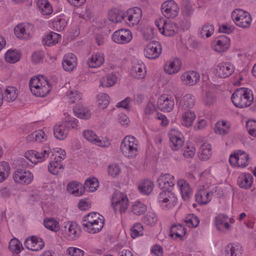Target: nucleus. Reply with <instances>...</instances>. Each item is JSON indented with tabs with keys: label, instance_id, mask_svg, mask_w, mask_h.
<instances>
[{
	"label": "nucleus",
	"instance_id": "1",
	"mask_svg": "<svg viewBox=\"0 0 256 256\" xmlns=\"http://www.w3.org/2000/svg\"><path fill=\"white\" fill-rule=\"evenodd\" d=\"M29 86L32 94L40 97L45 96L51 90L50 84L43 76L32 78L30 80Z\"/></svg>",
	"mask_w": 256,
	"mask_h": 256
},
{
	"label": "nucleus",
	"instance_id": "2",
	"mask_svg": "<svg viewBox=\"0 0 256 256\" xmlns=\"http://www.w3.org/2000/svg\"><path fill=\"white\" fill-rule=\"evenodd\" d=\"M232 101L237 108H244L251 105L254 100L252 91L248 88L236 89L231 97Z\"/></svg>",
	"mask_w": 256,
	"mask_h": 256
},
{
	"label": "nucleus",
	"instance_id": "3",
	"mask_svg": "<svg viewBox=\"0 0 256 256\" xmlns=\"http://www.w3.org/2000/svg\"><path fill=\"white\" fill-rule=\"evenodd\" d=\"M112 204L116 212L120 214L126 211L128 206V200L127 196L118 191H116L112 198Z\"/></svg>",
	"mask_w": 256,
	"mask_h": 256
},
{
	"label": "nucleus",
	"instance_id": "4",
	"mask_svg": "<svg viewBox=\"0 0 256 256\" xmlns=\"http://www.w3.org/2000/svg\"><path fill=\"white\" fill-rule=\"evenodd\" d=\"M232 18L236 26L242 28H248L252 22L250 14L241 9H236L232 14Z\"/></svg>",
	"mask_w": 256,
	"mask_h": 256
},
{
	"label": "nucleus",
	"instance_id": "5",
	"mask_svg": "<svg viewBox=\"0 0 256 256\" xmlns=\"http://www.w3.org/2000/svg\"><path fill=\"white\" fill-rule=\"evenodd\" d=\"M50 154L53 155L49 147H44L40 152L34 150H28L25 154L24 158L31 164L41 162L48 158Z\"/></svg>",
	"mask_w": 256,
	"mask_h": 256
},
{
	"label": "nucleus",
	"instance_id": "6",
	"mask_svg": "<svg viewBox=\"0 0 256 256\" xmlns=\"http://www.w3.org/2000/svg\"><path fill=\"white\" fill-rule=\"evenodd\" d=\"M161 10L165 17L173 18L178 14L180 8L174 0H168L162 4Z\"/></svg>",
	"mask_w": 256,
	"mask_h": 256
},
{
	"label": "nucleus",
	"instance_id": "7",
	"mask_svg": "<svg viewBox=\"0 0 256 256\" xmlns=\"http://www.w3.org/2000/svg\"><path fill=\"white\" fill-rule=\"evenodd\" d=\"M13 178L16 183L28 184L32 181L34 176L29 170L18 168L13 174Z\"/></svg>",
	"mask_w": 256,
	"mask_h": 256
},
{
	"label": "nucleus",
	"instance_id": "8",
	"mask_svg": "<svg viewBox=\"0 0 256 256\" xmlns=\"http://www.w3.org/2000/svg\"><path fill=\"white\" fill-rule=\"evenodd\" d=\"M64 228V235L68 240H74L79 238L80 234V228L76 222H68Z\"/></svg>",
	"mask_w": 256,
	"mask_h": 256
},
{
	"label": "nucleus",
	"instance_id": "9",
	"mask_svg": "<svg viewBox=\"0 0 256 256\" xmlns=\"http://www.w3.org/2000/svg\"><path fill=\"white\" fill-rule=\"evenodd\" d=\"M16 36L20 39H28L30 38L34 32L32 24L29 23L18 24L14 28Z\"/></svg>",
	"mask_w": 256,
	"mask_h": 256
},
{
	"label": "nucleus",
	"instance_id": "10",
	"mask_svg": "<svg viewBox=\"0 0 256 256\" xmlns=\"http://www.w3.org/2000/svg\"><path fill=\"white\" fill-rule=\"evenodd\" d=\"M162 52L160 44L156 41L150 42L144 49V56L150 59L158 58Z\"/></svg>",
	"mask_w": 256,
	"mask_h": 256
},
{
	"label": "nucleus",
	"instance_id": "11",
	"mask_svg": "<svg viewBox=\"0 0 256 256\" xmlns=\"http://www.w3.org/2000/svg\"><path fill=\"white\" fill-rule=\"evenodd\" d=\"M157 104L160 110L170 112L174 108V102L171 96L163 94L158 99Z\"/></svg>",
	"mask_w": 256,
	"mask_h": 256
},
{
	"label": "nucleus",
	"instance_id": "12",
	"mask_svg": "<svg viewBox=\"0 0 256 256\" xmlns=\"http://www.w3.org/2000/svg\"><path fill=\"white\" fill-rule=\"evenodd\" d=\"M142 18V11L138 7L130 8L127 10L125 18H127L130 26L138 24Z\"/></svg>",
	"mask_w": 256,
	"mask_h": 256
},
{
	"label": "nucleus",
	"instance_id": "13",
	"mask_svg": "<svg viewBox=\"0 0 256 256\" xmlns=\"http://www.w3.org/2000/svg\"><path fill=\"white\" fill-rule=\"evenodd\" d=\"M132 38V34L130 30L121 29L114 33L112 38L116 43L125 44L130 42Z\"/></svg>",
	"mask_w": 256,
	"mask_h": 256
},
{
	"label": "nucleus",
	"instance_id": "14",
	"mask_svg": "<svg viewBox=\"0 0 256 256\" xmlns=\"http://www.w3.org/2000/svg\"><path fill=\"white\" fill-rule=\"evenodd\" d=\"M24 245L30 250L38 251L44 246V244L41 238L36 236H32L26 239Z\"/></svg>",
	"mask_w": 256,
	"mask_h": 256
},
{
	"label": "nucleus",
	"instance_id": "15",
	"mask_svg": "<svg viewBox=\"0 0 256 256\" xmlns=\"http://www.w3.org/2000/svg\"><path fill=\"white\" fill-rule=\"evenodd\" d=\"M181 80L185 84L192 86L200 81V75L196 71L189 70L182 74Z\"/></svg>",
	"mask_w": 256,
	"mask_h": 256
},
{
	"label": "nucleus",
	"instance_id": "16",
	"mask_svg": "<svg viewBox=\"0 0 256 256\" xmlns=\"http://www.w3.org/2000/svg\"><path fill=\"white\" fill-rule=\"evenodd\" d=\"M158 183L160 189L169 190L174 185V178L169 174H162L158 179Z\"/></svg>",
	"mask_w": 256,
	"mask_h": 256
},
{
	"label": "nucleus",
	"instance_id": "17",
	"mask_svg": "<svg viewBox=\"0 0 256 256\" xmlns=\"http://www.w3.org/2000/svg\"><path fill=\"white\" fill-rule=\"evenodd\" d=\"M77 64L76 56L72 53H68L64 56L62 65L64 70L71 72L76 68Z\"/></svg>",
	"mask_w": 256,
	"mask_h": 256
},
{
	"label": "nucleus",
	"instance_id": "18",
	"mask_svg": "<svg viewBox=\"0 0 256 256\" xmlns=\"http://www.w3.org/2000/svg\"><path fill=\"white\" fill-rule=\"evenodd\" d=\"M214 49L216 51L222 52L227 50L230 46V39L226 36H220L215 40Z\"/></svg>",
	"mask_w": 256,
	"mask_h": 256
},
{
	"label": "nucleus",
	"instance_id": "19",
	"mask_svg": "<svg viewBox=\"0 0 256 256\" xmlns=\"http://www.w3.org/2000/svg\"><path fill=\"white\" fill-rule=\"evenodd\" d=\"M195 98L192 94H186L180 100L178 104L179 110H182L192 108L195 104Z\"/></svg>",
	"mask_w": 256,
	"mask_h": 256
},
{
	"label": "nucleus",
	"instance_id": "20",
	"mask_svg": "<svg viewBox=\"0 0 256 256\" xmlns=\"http://www.w3.org/2000/svg\"><path fill=\"white\" fill-rule=\"evenodd\" d=\"M215 224L218 230L221 232H226L230 230V226L228 221V216L222 214H218L215 218Z\"/></svg>",
	"mask_w": 256,
	"mask_h": 256
},
{
	"label": "nucleus",
	"instance_id": "21",
	"mask_svg": "<svg viewBox=\"0 0 256 256\" xmlns=\"http://www.w3.org/2000/svg\"><path fill=\"white\" fill-rule=\"evenodd\" d=\"M216 70L220 78H225L232 74L234 68L233 65L229 62H222L217 66Z\"/></svg>",
	"mask_w": 256,
	"mask_h": 256
},
{
	"label": "nucleus",
	"instance_id": "22",
	"mask_svg": "<svg viewBox=\"0 0 256 256\" xmlns=\"http://www.w3.org/2000/svg\"><path fill=\"white\" fill-rule=\"evenodd\" d=\"M170 146L173 150H179L183 146L184 140L182 134L170 133L169 134Z\"/></svg>",
	"mask_w": 256,
	"mask_h": 256
},
{
	"label": "nucleus",
	"instance_id": "23",
	"mask_svg": "<svg viewBox=\"0 0 256 256\" xmlns=\"http://www.w3.org/2000/svg\"><path fill=\"white\" fill-rule=\"evenodd\" d=\"M182 63L178 58L167 62L164 66V71L169 74L177 73L181 68Z\"/></svg>",
	"mask_w": 256,
	"mask_h": 256
},
{
	"label": "nucleus",
	"instance_id": "24",
	"mask_svg": "<svg viewBox=\"0 0 256 256\" xmlns=\"http://www.w3.org/2000/svg\"><path fill=\"white\" fill-rule=\"evenodd\" d=\"M252 176L250 174L243 173L240 174L238 178V184L240 188L248 189L252 185Z\"/></svg>",
	"mask_w": 256,
	"mask_h": 256
},
{
	"label": "nucleus",
	"instance_id": "25",
	"mask_svg": "<svg viewBox=\"0 0 256 256\" xmlns=\"http://www.w3.org/2000/svg\"><path fill=\"white\" fill-rule=\"evenodd\" d=\"M69 132V127L66 126V124H56L54 128V133L56 138L60 140H64L68 136Z\"/></svg>",
	"mask_w": 256,
	"mask_h": 256
},
{
	"label": "nucleus",
	"instance_id": "26",
	"mask_svg": "<svg viewBox=\"0 0 256 256\" xmlns=\"http://www.w3.org/2000/svg\"><path fill=\"white\" fill-rule=\"evenodd\" d=\"M177 184L180 190L182 198L184 200H188L192 194L188 183L186 180L180 179L177 181Z\"/></svg>",
	"mask_w": 256,
	"mask_h": 256
},
{
	"label": "nucleus",
	"instance_id": "27",
	"mask_svg": "<svg viewBox=\"0 0 256 256\" xmlns=\"http://www.w3.org/2000/svg\"><path fill=\"white\" fill-rule=\"evenodd\" d=\"M212 193L206 190H200L195 194L196 202L200 204H206L211 200Z\"/></svg>",
	"mask_w": 256,
	"mask_h": 256
},
{
	"label": "nucleus",
	"instance_id": "28",
	"mask_svg": "<svg viewBox=\"0 0 256 256\" xmlns=\"http://www.w3.org/2000/svg\"><path fill=\"white\" fill-rule=\"evenodd\" d=\"M104 218L102 216H100V218H97V220L94 222L92 224H86L84 227L86 230L89 233L94 234L100 232L104 226Z\"/></svg>",
	"mask_w": 256,
	"mask_h": 256
},
{
	"label": "nucleus",
	"instance_id": "29",
	"mask_svg": "<svg viewBox=\"0 0 256 256\" xmlns=\"http://www.w3.org/2000/svg\"><path fill=\"white\" fill-rule=\"evenodd\" d=\"M131 71L134 77L138 79L144 78L146 74V66L143 63L135 64Z\"/></svg>",
	"mask_w": 256,
	"mask_h": 256
},
{
	"label": "nucleus",
	"instance_id": "30",
	"mask_svg": "<svg viewBox=\"0 0 256 256\" xmlns=\"http://www.w3.org/2000/svg\"><path fill=\"white\" fill-rule=\"evenodd\" d=\"M178 31L176 24L168 20L166 22L161 33L168 36H172L178 32Z\"/></svg>",
	"mask_w": 256,
	"mask_h": 256
},
{
	"label": "nucleus",
	"instance_id": "31",
	"mask_svg": "<svg viewBox=\"0 0 256 256\" xmlns=\"http://www.w3.org/2000/svg\"><path fill=\"white\" fill-rule=\"evenodd\" d=\"M199 158L202 160H206L210 158L212 156V146L210 144L204 143L200 148Z\"/></svg>",
	"mask_w": 256,
	"mask_h": 256
},
{
	"label": "nucleus",
	"instance_id": "32",
	"mask_svg": "<svg viewBox=\"0 0 256 256\" xmlns=\"http://www.w3.org/2000/svg\"><path fill=\"white\" fill-rule=\"evenodd\" d=\"M108 18L112 22H120L125 18V14L118 10H112L108 12Z\"/></svg>",
	"mask_w": 256,
	"mask_h": 256
},
{
	"label": "nucleus",
	"instance_id": "33",
	"mask_svg": "<svg viewBox=\"0 0 256 256\" xmlns=\"http://www.w3.org/2000/svg\"><path fill=\"white\" fill-rule=\"evenodd\" d=\"M68 191L75 196H82L84 192V188L80 184L74 182H70L67 186Z\"/></svg>",
	"mask_w": 256,
	"mask_h": 256
},
{
	"label": "nucleus",
	"instance_id": "34",
	"mask_svg": "<svg viewBox=\"0 0 256 256\" xmlns=\"http://www.w3.org/2000/svg\"><path fill=\"white\" fill-rule=\"evenodd\" d=\"M61 162L54 158V160L51 161L48 164V172L52 174H58L60 172H62L64 167Z\"/></svg>",
	"mask_w": 256,
	"mask_h": 256
},
{
	"label": "nucleus",
	"instance_id": "35",
	"mask_svg": "<svg viewBox=\"0 0 256 256\" xmlns=\"http://www.w3.org/2000/svg\"><path fill=\"white\" fill-rule=\"evenodd\" d=\"M18 96V90L12 86H8L4 91V99L10 102L15 100Z\"/></svg>",
	"mask_w": 256,
	"mask_h": 256
},
{
	"label": "nucleus",
	"instance_id": "36",
	"mask_svg": "<svg viewBox=\"0 0 256 256\" xmlns=\"http://www.w3.org/2000/svg\"><path fill=\"white\" fill-rule=\"evenodd\" d=\"M60 38V34L52 32L43 38L42 42L44 45L52 46L57 44Z\"/></svg>",
	"mask_w": 256,
	"mask_h": 256
},
{
	"label": "nucleus",
	"instance_id": "37",
	"mask_svg": "<svg viewBox=\"0 0 256 256\" xmlns=\"http://www.w3.org/2000/svg\"><path fill=\"white\" fill-rule=\"evenodd\" d=\"M186 232V229L182 224H174L170 228V236L172 238H174V236H176L175 238H176L182 237Z\"/></svg>",
	"mask_w": 256,
	"mask_h": 256
},
{
	"label": "nucleus",
	"instance_id": "38",
	"mask_svg": "<svg viewBox=\"0 0 256 256\" xmlns=\"http://www.w3.org/2000/svg\"><path fill=\"white\" fill-rule=\"evenodd\" d=\"M10 172V167L8 162H0V183L4 182L9 176Z\"/></svg>",
	"mask_w": 256,
	"mask_h": 256
},
{
	"label": "nucleus",
	"instance_id": "39",
	"mask_svg": "<svg viewBox=\"0 0 256 256\" xmlns=\"http://www.w3.org/2000/svg\"><path fill=\"white\" fill-rule=\"evenodd\" d=\"M104 62V58L100 54H95L91 56L88 60L87 64L89 67L98 68L102 66Z\"/></svg>",
	"mask_w": 256,
	"mask_h": 256
},
{
	"label": "nucleus",
	"instance_id": "40",
	"mask_svg": "<svg viewBox=\"0 0 256 256\" xmlns=\"http://www.w3.org/2000/svg\"><path fill=\"white\" fill-rule=\"evenodd\" d=\"M37 6L44 15H48L52 12V6L47 0H38Z\"/></svg>",
	"mask_w": 256,
	"mask_h": 256
},
{
	"label": "nucleus",
	"instance_id": "41",
	"mask_svg": "<svg viewBox=\"0 0 256 256\" xmlns=\"http://www.w3.org/2000/svg\"><path fill=\"white\" fill-rule=\"evenodd\" d=\"M120 150L122 154L126 157L134 158L138 154V148L129 146L122 142Z\"/></svg>",
	"mask_w": 256,
	"mask_h": 256
},
{
	"label": "nucleus",
	"instance_id": "42",
	"mask_svg": "<svg viewBox=\"0 0 256 256\" xmlns=\"http://www.w3.org/2000/svg\"><path fill=\"white\" fill-rule=\"evenodd\" d=\"M154 186V184L152 181L146 180L138 186V188L141 194L148 195L152 192Z\"/></svg>",
	"mask_w": 256,
	"mask_h": 256
},
{
	"label": "nucleus",
	"instance_id": "43",
	"mask_svg": "<svg viewBox=\"0 0 256 256\" xmlns=\"http://www.w3.org/2000/svg\"><path fill=\"white\" fill-rule=\"evenodd\" d=\"M195 118L196 114L193 111H186L182 114V124L186 127H190L192 126Z\"/></svg>",
	"mask_w": 256,
	"mask_h": 256
},
{
	"label": "nucleus",
	"instance_id": "44",
	"mask_svg": "<svg viewBox=\"0 0 256 256\" xmlns=\"http://www.w3.org/2000/svg\"><path fill=\"white\" fill-rule=\"evenodd\" d=\"M117 80V78L112 73L108 74L106 77L102 78L100 81V84L103 87H110L114 85Z\"/></svg>",
	"mask_w": 256,
	"mask_h": 256
},
{
	"label": "nucleus",
	"instance_id": "45",
	"mask_svg": "<svg viewBox=\"0 0 256 256\" xmlns=\"http://www.w3.org/2000/svg\"><path fill=\"white\" fill-rule=\"evenodd\" d=\"M44 224L46 228L52 231L57 232L60 230L59 223L54 218H46L44 221Z\"/></svg>",
	"mask_w": 256,
	"mask_h": 256
},
{
	"label": "nucleus",
	"instance_id": "46",
	"mask_svg": "<svg viewBox=\"0 0 256 256\" xmlns=\"http://www.w3.org/2000/svg\"><path fill=\"white\" fill-rule=\"evenodd\" d=\"M20 54L14 50H8L5 54V60L10 63H15L19 60Z\"/></svg>",
	"mask_w": 256,
	"mask_h": 256
},
{
	"label": "nucleus",
	"instance_id": "47",
	"mask_svg": "<svg viewBox=\"0 0 256 256\" xmlns=\"http://www.w3.org/2000/svg\"><path fill=\"white\" fill-rule=\"evenodd\" d=\"M98 182L97 178H88L84 182V186L82 188H88V191L94 192L98 188Z\"/></svg>",
	"mask_w": 256,
	"mask_h": 256
},
{
	"label": "nucleus",
	"instance_id": "48",
	"mask_svg": "<svg viewBox=\"0 0 256 256\" xmlns=\"http://www.w3.org/2000/svg\"><path fill=\"white\" fill-rule=\"evenodd\" d=\"M45 136L44 132L40 130L33 132L27 138L28 141L42 142L44 139Z\"/></svg>",
	"mask_w": 256,
	"mask_h": 256
},
{
	"label": "nucleus",
	"instance_id": "49",
	"mask_svg": "<svg viewBox=\"0 0 256 256\" xmlns=\"http://www.w3.org/2000/svg\"><path fill=\"white\" fill-rule=\"evenodd\" d=\"M238 166L244 168L248 164V155L244 151L238 150Z\"/></svg>",
	"mask_w": 256,
	"mask_h": 256
},
{
	"label": "nucleus",
	"instance_id": "50",
	"mask_svg": "<svg viewBox=\"0 0 256 256\" xmlns=\"http://www.w3.org/2000/svg\"><path fill=\"white\" fill-rule=\"evenodd\" d=\"M144 228L140 223L137 222L134 224L130 228V235L132 238H136L143 235Z\"/></svg>",
	"mask_w": 256,
	"mask_h": 256
},
{
	"label": "nucleus",
	"instance_id": "51",
	"mask_svg": "<svg viewBox=\"0 0 256 256\" xmlns=\"http://www.w3.org/2000/svg\"><path fill=\"white\" fill-rule=\"evenodd\" d=\"M214 27L212 24H206L202 26L200 34L202 38H209L214 32Z\"/></svg>",
	"mask_w": 256,
	"mask_h": 256
},
{
	"label": "nucleus",
	"instance_id": "52",
	"mask_svg": "<svg viewBox=\"0 0 256 256\" xmlns=\"http://www.w3.org/2000/svg\"><path fill=\"white\" fill-rule=\"evenodd\" d=\"M97 102L100 108H105L110 102V97L106 94H100L97 96Z\"/></svg>",
	"mask_w": 256,
	"mask_h": 256
},
{
	"label": "nucleus",
	"instance_id": "53",
	"mask_svg": "<svg viewBox=\"0 0 256 256\" xmlns=\"http://www.w3.org/2000/svg\"><path fill=\"white\" fill-rule=\"evenodd\" d=\"M184 222L189 227L196 228L200 223V220L194 214H189L186 217Z\"/></svg>",
	"mask_w": 256,
	"mask_h": 256
},
{
	"label": "nucleus",
	"instance_id": "54",
	"mask_svg": "<svg viewBox=\"0 0 256 256\" xmlns=\"http://www.w3.org/2000/svg\"><path fill=\"white\" fill-rule=\"evenodd\" d=\"M146 210V206L140 202H136L132 206V212L136 216L143 214Z\"/></svg>",
	"mask_w": 256,
	"mask_h": 256
},
{
	"label": "nucleus",
	"instance_id": "55",
	"mask_svg": "<svg viewBox=\"0 0 256 256\" xmlns=\"http://www.w3.org/2000/svg\"><path fill=\"white\" fill-rule=\"evenodd\" d=\"M9 248L12 251L16 254L20 252L23 249L22 243L16 238L12 239L10 242Z\"/></svg>",
	"mask_w": 256,
	"mask_h": 256
},
{
	"label": "nucleus",
	"instance_id": "56",
	"mask_svg": "<svg viewBox=\"0 0 256 256\" xmlns=\"http://www.w3.org/2000/svg\"><path fill=\"white\" fill-rule=\"evenodd\" d=\"M182 12L184 16H190L194 11L191 4L188 0H183L182 6Z\"/></svg>",
	"mask_w": 256,
	"mask_h": 256
},
{
	"label": "nucleus",
	"instance_id": "57",
	"mask_svg": "<svg viewBox=\"0 0 256 256\" xmlns=\"http://www.w3.org/2000/svg\"><path fill=\"white\" fill-rule=\"evenodd\" d=\"M75 116L82 119H88L90 116V110L85 108H81L74 110Z\"/></svg>",
	"mask_w": 256,
	"mask_h": 256
},
{
	"label": "nucleus",
	"instance_id": "58",
	"mask_svg": "<svg viewBox=\"0 0 256 256\" xmlns=\"http://www.w3.org/2000/svg\"><path fill=\"white\" fill-rule=\"evenodd\" d=\"M100 216H101L98 213L96 212L89 214L85 216L84 221L86 222L82 224L83 226L84 227L86 224H92V223L97 220V218L98 219L100 218Z\"/></svg>",
	"mask_w": 256,
	"mask_h": 256
},
{
	"label": "nucleus",
	"instance_id": "59",
	"mask_svg": "<svg viewBox=\"0 0 256 256\" xmlns=\"http://www.w3.org/2000/svg\"><path fill=\"white\" fill-rule=\"evenodd\" d=\"M172 194L170 190H164L158 195V200L160 202L167 203L170 201V195Z\"/></svg>",
	"mask_w": 256,
	"mask_h": 256
},
{
	"label": "nucleus",
	"instance_id": "60",
	"mask_svg": "<svg viewBox=\"0 0 256 256\" xmlns=\"http://www.w3.org/2000/svg\"><path fill=\"white\" fill-rule=\"evenodd\" d=\"M196 153L195 148L190 144H188L184 147L183 152L184 156L186 158H191L194 156Z\"/></svg>",
	"mask_w": 256,
	"mask_h": 256
},
{
	"label": "nucleus",
	"instance_id": "61",
	"mask_svg": "<svg viewBox=\"0 0 256 256\" xmlns=\"http://www.w3.org/2000/svg\"><path fill=\"white\" fill-rule=\"evenodd\" d=\"M156 214L152 212H148L144 216V222L147 224L153 225L158 221Z\"/></svg>",
	"mask_w": 256,
	"mask_h": 256
},
{
	"label": "nucleus",
	"instance_id": "62",
	"mask_svg": "<svg viewBox=\"0 0 256 256\" xmlns=\"http://www.w3.org/2000/svg\"><path fill=\"white\" fill-rule=\"evenodd\" d=\"M246 128L250 134L256 136V121L249 120L246 122Z\"/></svg>",
	"mask_w": 256,
	"mask_h": 256
},
{
	"label": "nucleus",
	"instance_id": "63",
	"mask_svg": "<svg viewBox=\"0 0 256 256\" xmlns=\"http://www.w3.org/2000/svg\"><path fill=\"white\" fill-rule=\"evenodd\" d=\"M82 136L86 140L93 143L98 138L96 134L91 130H84L83 132Z\"/></svg>",
	"mask_w": 256,
	"mask_h": 256
},
{
	"label": "nucleus",
	"instance_id": "64",
	"mask_svg": "<svg viewBox=\"0 0 256 256\" xmlns=\"http://www.w3.org/2000/svg\"><path fill=\"white\" fill-rule=\"evenodd\" d=\"M225 255L226 256H237L238 249L232 244H228L225 248Z\"/></svg>",
	"mask_w": 256,
	"mask_h": 256
}]
</instances>
